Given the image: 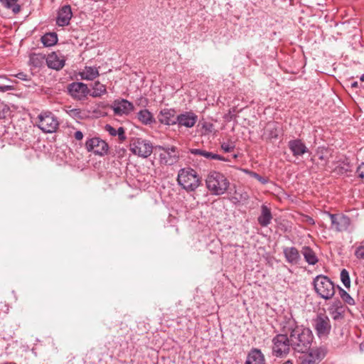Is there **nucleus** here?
I'll use <instances>...</instances> for the list:
<instances>
[{
  "instance_id": "nucleus-1",
  "label": "nucleus",
  "mask_w": 364,
  "mask_h": 364,
  "mask_svg": "<svg viewBox=\"0 0 364 364\" xmlns=\"http://www.w3.org/2000/svg\"><path fill=\"white\" fill-rule=\"evenodd\" d=\"M281 331L289 333L291 348L299 353H305L311 348L313 341L311 331L298 325L291 313L284 314L280 320Z\"/></svg>"
},
{
  "instance_id": "nucleus-2",
  "label": "nucleus",
  "mask_w": 364,
  "mask_h": 364,
  "mask_svg": "<svg viewBox=\"0 0 364 364\" xmlns=\"http://www.w3.org/2000/svg\"><path fill=\"white\" fill-rule=\"evenodd\" d=\"M206 187L213 195L220 196L228 189L230 182L226 176L216 171H211L205 179Z\"/></svg>"
},
{
  "instance_id": "nucleus-3",
  "label": "nucleus",
  "mask_w": 364,
  "mask_h": 364,
  "mask_svg": "<svg viewBox=\"0 0 364 364\" xmlns=\"http://www.w3.org/2000/svg\"><path fill=\"white\" fill-rule=\"evenodd\" d=\"M177 182L187 192H193L199 187L200 178L194 169L183 168L178 171Z\"/></svg>"
},
{
  "instance_id": "nucleus-4",
  "label": "nucleus",
  "mask_w": 364,
  "mask_h": 364,
  "mask_svg": "<svg viewBox=\"0 0 364 364\" xmlns=\"http://www.w3.org/2000/svg\"><path fill=\"white\" fill-rule=\"evenodd\" d=\"M156 149L159 151V161L162 166H173L181 158L180 150L174 146H156Z\"/></svg>"
},
{
  "instance_id": "nucleus-5",
  "label": "nucleus",
  "mask_w": 364,
  "mask_h": 364,
  "mask_svg": "<svg viewBox=\"0 0 364 364\" xmlns=\"http://www.w3.org/2000/svg\"><path fill=\"white\" fill-rule=\"evenodd\" d=\"M314 287L318 295L326 300L331 299L335 294V285L326 276H316L314 279Z\"/></svg>"
},
{
  "instance_id": "nucleus-6",
  "label": "nucleus",
  "mask_w": 364,
  "mask_h": 364,
  "mask_svg": "<svg viewBox=\"0 0 364 364\" xmlns=\"http://www.w3.org/2000/svg\"><path fill=\"white\" fill-rule=\"evenodd\" d=\"M36 124L45 133H53L59 127L58 118L49 111L41 112L36 118Z\"/></svg>"
},
{
  "instance_id": "nucleus-7",
  "label": "nucleus",
  "mask_w": 364,
  "mask_h": 364,
  "mask_svg": "<svg viewBox=\"0 0 364 364\" xmlns=\"http://www.w3.org/2000/svg\"><path fill=\"white\" fill-rule=\"evenodd\" d=\"M272 353L277 357H282L289 353L291 344L289 333H283L277 335L272 339Z\"/></svg>"
},
{
  "instance_id": "nucleus-8",
  "label": "nucleus",
  "mask_w": 364,
  "mask_h": 364,
  "mask_svg": "<svg viewBox=\"0 0 364 364\" xmlns=\"http://www.w3.org/2000/svg\"><path fill=\"white\" fill-rule=\"evenodd\" d=\"M129 149L133 154L139 157L147 158L153 151V146L149 140L134 138L130 142Z\"/></svg>"
},
{
  "instance_id": "nucleus-9",
  "label": "nucleus",
  "mask_w": 364,
  "mask_h": 364,
  "mask_svg": "<svg viewBox=\"0 0 364 364\" xmlns=\"http://www.w3.org/2000/svg\"><path fill=\"white\" fill-rule=\"evenodd\" d=\"M299 356V364H318L326 355V350L323 348H311Z\"/></svg>"
},
{
  "instance_id": "nucleus-10",
  "label": "nucleus",
  "mask_w": 364,
  "mask_h": 364,
  "mask_svg": "<svg viewBox=\"0 0 364 364\" xmlns=\"http://www.w3.org/2000/svg\"><path fill=\"white\" fill-rule=\"evenodd\" d=\"M110 108L115 116L123 117L129 115L134 109V106L127 100L117 99L113 101Z\"/></svg>"
},
{
  "instance_id": "nucleus-11",
  "label": "nucleus",
  "mask_w": 364,
  "mask_h": 364,
  "mask_svg": "<svg viewBox=\"0 0 364 364\" xmlns=\"http://www.w3.org/2000/svg\"><path fill=\"white\" fill-rule=\"evenodd\" d=\"M314 327L318 337L328 335L331 331V326L328 317L323 314H318L314 320Z\"/></svg>"
},
{
  "instance_id": "nucleus-12",
  "label": "nucleus",
  "mask_w": 364,
  "mask_h": 364,
  "mask_svg": "<svg viewBox=\"0 0 364 364\" xmlns=\"http://www.w3.org/2000/svg\"><path fill=\"white\" fill-rule=\"evenodd\" d=\"M68 90L71 97L77 100H84L90 95V89L87 85L80 82H72L68 85Z\"/></svg>"
},
{
  "instance_id": "nucleus-13",
  "label": "nucleus",
  "mask_w": 364,
  "mask_h": 364,
  "mask_svg": "<svg viewBox=\"0 0 364 364\" xmlns=\"http://www.w3.org/2000/svg\"><path fill=\"white\" fill-rule=\"evenodd\" d=\"M327 215L331 219V228L335 231L343 232L348 228L350 220L348 216L343 214L327 213Z\"/></svg>"
},
{
  "instance_id": "nucleus-14",
  "label": "nucleus",
  "mask_w": 364,
  "mask_h": 364,
  "mask_svg": "<svg viewBox=\"0 0 364 364\" xmlns=\"http://www.w3.org/2000/svg\"><path fill=\"white\" fill-rule=\"evenodd\" d=\"M85 146L88 151H92L94 154L100 156H103L108 151L107 144L98 137L87 140Z\"/></svg>"
},
{
  "instance_id": "nucleus-15",
  "label": "nucleus",
  "mask_w": 364,
  "mask_h": 364,
  "mask_svg": "<svg viewBox=\"0 0 364 364\" xmlns=\"http://www.w3.org/2000/svg\"><path fill=\"white\" fill-rule=\"evenodd\" d=\"M65 59L61 53L53 52L46 59L47 65L52 69L59 70L65 65Z\"/></svg>"
},
{
  "instance_id": "nucleus-16",
  "label": "nucleus",
  "mask_w": 364,
  "mask_h": 364,
  "mask_svg": "<svg viewBox=\"0 0 364 364\" xmlns=\"http://www.w3.org/2000/svg\"><path fill=\"white\" fill-rule=\"evenodd\" d=\"M198 120V116L192 112H186L176 116V124L187 128L193 127Z\"/></svg>"
},
{
  "instance_id": "nucleus-17",
  "label": "nucleus",
  "mask_w": 364,
  "mask_h": 364,
  "mask_svg": "<svg viewBox=\"0 0 364 364\" xmlns=\"http://www.w3.org/2000/svg\"><path fill=\"white\" fill-rule=\"evenodd\" d=\"M288 146L293 156L296 157L301 156L309 151L305 144L299 139L290 140Z\"/></svg>"
},
{
  "instance_id": "nucleus-18",
  "label": "nucleus",
  "mask_w": 364,
  "mask_h": 364,
  "mask_svg": "<svg viewBox=\"0 0 364 364\" xmlns=\"http://www.w3.org/2000/svg\"><path fill=\"white\" fill-rule=\"evenodd\" d=\"M73 13L71 8L69 5L63 6L58 14L57 24L59 26H64L68 25L72 18Z\"/></svg>"
},
{
  "instance_id": "nucleus-19",
  "label": "nucleus",
  "mask_w": 364,
  "mask_h": 364,
  "mask_svg": "<svg viewBox=\"0 0 364 364\" xmlns=\"http://www.w3.org/2000/svg\"><path fill=\"white\" fill-rule=\"evenodd\" d=\"M159 121L166 125H173L176 124L175 111L171 109H164L159 115Z\"/></svg>"
},
{
  "instance_id": "nucleus-20",
  "label": "nucleus",
  "mask_w": 364,
  "mask_h": 364,
  "mask_svg": "<svg viewBox=\"0 0 364 364\" xmlns=\"http://www.w3.org/2000/svg\"><path fill=\"white\" fill-rule=\"evenodd\" d=\"M283 253L286 261L291 264H298L301 259L299 250L294 247H284Z\"/></svg>"
},
{
  "instance_id": "nucleus-21",
  "label": "nucleus",
  "mask_w": 364,
  "mask_h": 364,
  "mask_svg": "<svg viewBox=\"0 0 364 364\" xmlns=\"http://www.w3.org/2000/svg\"><path fill=\"white\" fill-rule=\"evenodd\" d=\"M245 364H265V358L262 351L252 348L247 355Z\"/></svg>"
},
{
  "instance_id": "nucleus-22",
  "label": "nucleus",
  "mask_w": 364,
  "mask_h": 364,
  "mask_svg": "<svg viewBox=\"0 0 364 364\" xmlns=\"http://www.w3.org/2000/svg\"><path fill=\"white\" fill-rule=\"evenodd\" d=\"M332 171L336 175H343L348 171H351V166L348 159H340L334 164Z\"/></svg>"
},
{
  "instance_id": "nucleus-23",
  "label": "nucleus",
  "mask_w": 364,
  "mask_h": 364,
  "mask_svg": "<svg viewBox=\"0 0 364 364\" xmlns=\"http://www.w3.org/2000/svg\"><path fill=\"white\" fill-rule=\"evenodd\" d=\"M191 154L193 155H199L202 156L208 159H212V160H219V161H228L227 159L225 157L214 154L213 152L207 151L205 150L200 149H191L190 150Z\"/></svg>"
},
{
  "instance_id": "nucleus-24",
  "label": "nucleus",
  "mask_w": 364,
  "mask_h": 364,
  "mask_svg": "<svg viewBox=\"0 0 364 364\" xmlns=\"http://www.w3.org/2000/svg\"><path fill=\"white\" fill-rule=\"evenodd\" d=\"M82 80H93L100 75L97 68L92 66H85V68L79 73Z\"/></svg>"
},
{
  "instance_id": "nucleus-25",
  "label": "nucleus",
  "mask_w": 364,
  "mask_h": 364,
  "mask_svg": "<svg viewBox=\"0 0 364 364\" xmlns=\"http://www.w3.org/2000/svg\"><path fill=\"white\" fill-rule=\"evenodd\" d=\"M301 254L305 261L310 265L316 264L318 259L314 251L309 246H304L301 249Z\"/></svg>"
},
{
  "instance_id": "nucleus-26",
  "label": "nucleus",
  "mask_w": 364,
  "mask_h": 364,
  "mask_svg": "<svg viewBox=\"0 0 364 364\" xmlns=\"http://www.w3.org/2000/svg\"><path fill=\"white\" fill-rule=\"evenodd\" d=\"M272 215L269 208L265 205L262 206L261 215L258 217V223L262 227H267L270 224Z\"/></svg>"
},
{
  "instance_id": "nucleus-27",
  "label": "nucleus",
  "mask_w": 364,
  "mask_h": 364,
  "mask_svg": "<svg viewBox=\"0 0 364 364\" xmlns=\"http://www.w3.org/2000/svg\"><path fill=\"white\" fill-rule=\"evenodd\" d=\"M328 312L334 320H341L343 318V307L340 301L335 303L328 308Z\"/></svg>"
},
{
  "instance_id": "nucleus-28",
  "label": "nucleus",
  "mask_w": 364,
  "mask_h": 364,
  "mask_svg": "<svg viewBox=\"0 0 364 364\" xmlns=\"http://www.w3.org/2000/svg\"><path fill=\"white\" fill-rule=\"evenodd\" d=\"M92 92H90V95L92 97H100L107 93L106 86L102 84L100 81H95L92 85Z\"/></svg>"
},
{
  "instance_id": "nucleus-29",
  "label": "nucleus",
  "mask_w": 364,
  "mask_h": 364,
  "mask_svg": "<svg viewBox=\"0 0 364 364\" xmlns=\"http://www.w3.org/2000/svg\"><path fill=\"white\" fill-rule=\"evenodd\" d=\"M105 131H107L111 136H117L119 141H124L126 139V135L124 129L122 127H119L117 129H114L109 124H106L105 127Z\"/></svg>"
},
{
  "instance_id": "nucleus-30",
  "label": "nucleus",
  "mask_w": 364,
  "mask_h": 364,
  "mask_svg": "<svg viewBox=\"0 0 364 364\" xmlns=\"http://www.w3.org/2000/svg\"><path fill=\"white\" fill-rule=\"evenodd\" d=\"M46 55L41 53H32L30 55L29 63L36 68L41 67L46 61Z\"/></svg>"
},
{
  "instance_id": "nucleus-31",
  "label": "nucleus",
  "mask_w": 364,
  "mask_h": 364,
  "mask_svg": "<svg viewBox=\"0 0 364 364\" xmlns=\"http://www.w3.org/2000/svg\"><path fill=\"white\" fill-rule=\"evenodd\" d=\"M41 42L46 47L53 46L58 42V36L55 33H47L41 37Z\"/></svg>"
},
{
  "instance_id": "nucleus-32",
  "label": "nucleus",
  "mask_w": 364,
  "mask_h": 364,
  "mask_svg": "<svg viewBox=\"0 0 364 364\" xmlns=\"http://www.w3.org/2000/svg\"><path fill=\"white\" fill-rule=\"evenodd\" d=\"M139 120L144 124H150L154 121V119L151 114V113L147 109H142L139 111L137 114Z\"/></svg>"
},
{
  "instance_id": "nucleus-33",
  "label": "nucleus",
  "mask_w": 364,
  "mask_h": 364,
  "mask_svg": "<svg viewBox=\"0 0 364 364\" xmlns=\"http://www.w3.org/2000/svg\"><path fill=\"white\" fill-rule=\"evenodd\" d=\"M18 0H0L1 4L6 9H11L14 14H18L21 7L17 4Z\"/></svg>"
},
{
  "instance_id": "nucleus-34",
  "label": "nucleus",
  "mask_w": 364,
  "mask_h": 364,
  "mask_svg": "<svg viewBox=\"0 0 364 364\" xmlns=\"http://www.w3.org/2000/svg\"><path fill=\"white\" fill-rule=\"evenodd\" d=\"M317 155L321 161H324L326 165L328 162V158L331 156L330 151L328 149L319 147L317 150Z\"/></svg>"
},
{
  "instance_id": "nucleus-35",
  "label": "nucleus",
  "mask_w": 364,
  "mask_h": 364,
  "mask_svg": "<svg viewBox=\"0 0 364 364\" xmlns=\"http://www.w3.org/2000/svg\"><path fill=\"white\" fill-rule=\"evenodd\" d=\"M339 293L343 301L349 305H353L355 304L354 299L345 290L339 288Z\"/></svg>"
},
{
  "instance_id": "nucleus-36",
  "label": "nucleus",
  "mask_w": 364,
  "mask_h": 364,
  "mask_svg": "<svg viewBox=\"0 0 364 364\" xmlns=\"http://www.w3.org/2000/svg\"><path fill=\"white\" fill-rule=\"evenodd\" d=\"M66 113L73 118H80L81 110L78 108H73L72 107H66L65 109Z\"/></svg>"
},
{
  "instance_id": "nucleus-37",
  "label": "nucleus",
  "mask_w": 364,
  "mask_h": 364,
  "mask_svg": "<svg viewBox=\"0 0 364 364\" xmlns=\"http://www.w3.org/2000/svg\"><path fill=\"white\" fill-rule=\"evenodd\" d=\"M341 279L346 287H350V280L349 274L348 272L345 269H343L341 272Z\"/></svg>"
},
{
  "instance_id": "nucleus-38",
  "label": "nucleus",
  "mask_w": 364,
  "mask_h": 364,
  "mask_svg": "<svg viewBox=\"0 0 364 364\" xmlns=\"http://www.w3.org/2000/svg\"><path fill=\"white\" fill-rule=\"evenodd\" d=\"M221 148L225 152H231L235 149V143L233 141L223 142Z\"/></svg>"
},
{
  "instance_id": "nucleus-39",
  "label": "nucleus",
  "mask_w": 364,
  "mask_h": 364,
  "mask_svg": "<svg viewBox=\"0 0 364 364\" xmlns=\"http://www.w3.org/2000/svg\"><path fill=\"white\" fill-rule=\"evenodd\" d=\"M9 112V107L3 102H0V119H4Z\"/></svg>"
},
{
  "instance_id": "nucleus-40",
  "label": "nucleus",
  "mask_w": 364,
  "mask_h": 364,
  "mask_svg": "<svg viewBox=\"0 0 364 364\" xmlns=\"http://www.w3.org/2000/svg\"><path fill=\"white\" fill-rule=\"evenodd\" d=\"M355 256L360 259H364V245L359 246L355 252Z\"/></svg>"
},
{
  "instance_id": "nucleus-41",
  "label": "nucleus",
  "mask_w": 364,
  "mask_h": 364,
  "mask_svg": "<svg viewBox=\"0 0 364 364\" xmlns=\"http://www.w3.org/2000/svg\"><path fill=\"white\" fill-rule=\"evenodd\" d=\"M356 173L358 178H360L364 182V163H362L357 168Z\"/></svg>"
},
{
  "instance_id": "nucleus-42",
  "label": "nucleus",
  "mask_w": 364,
  "mask_h": 364,
  "mask_svg": "<svg viewBox=\"0 0 364 364\" xmlns=\"http://www.w3.org/2000/svg\"><path fill=\"white\" fill-rule=\"evenodd\" d=\"M252 176L255 178L257 180H258L259 182H261L262 184H265L266 183H267V180L265 178H263L257 173H252Z\"/></svg>"
},
{
  "instance_id": "nucleus-43",
  "label": "nucleus",
  "mask_w": 364,
  "mask_h": 364,
  "mask_svg": "<svg viewBox=\"0 0 364 364\" xmlns=\"http://www.w3.org/2000/svg\"><path fill=\"white\" fill-rule=\"evenodd\" d=\"M13 90V86L1 85H0V92H7Z\"/></svg>"
},
{
  "instance_id": "nucleus-44",
  "label": "nucleus",
  "mask_w": 364,
  "mask_h": 364,
  "mask_svg": "<svg viewBox=\"0 0 364 364\" xmlns=\"http://www.w3.org/2000/svg\"><path fill=\"white\" fill-rule=\"evenodd\" d=\"M74 136L77 140H81L83 138V134L80 131H77L75 132Z\"/></svg>"
},
{
  "instance_id": "nucleus-45",
  "label": "nucleus",
  "mask_w": 364,
  "mask_h": 364,
  "mask_svg": "<svg viewBox=\"0 0 364 364\" xmlns=\"http://www.w3.org/2000/svg\"><path fill=\"white\" fill-rule=\"evenodd\" d=\"M16 77L18 79H21V80H28L27 75L26 74H24L23 73H19L18 74H17Z\"/></svg>"
},
{
  "instance_id": "nucleus-46",
  "label": "nucleus",
  "mask_w": 364,
  "mask_h": 364,
  "mask_svg": "<svg viewBox=\"0 0 364 364\" xmlns=\"http://www.w3.org/2000/svg\"><path fill=\"white\" fill-rule=\"evenodd\" d=\"M306 222L309 223V224H311V225H313L314 224V220L311 217H306Z\"/></svg>"
},
{
  "instance_id": "nucleus-47",
  "label": "nucleus",
  "mask_w": 364,
  "mask_h": 364,
  "mask_svg": "<svg viewBox=\"0 0 364 364\" xmlns=\"http://www.w3.org/2000/svg\"><path fill=\"white\" fill-rule=\"evenodd\" d=\"M277 136H278L277 133L276 132H273V131H272L269 134V137H271V138H277Z\"/></svg>"
},
{
  "instance_id": "nucleus-48",
  "label": "nucleus",
  "mask_w": 364,
  "mask_h": 364,
  "mask_svg": "<svg viewBox=\"0 0 364 364\" xmlns=\"http://www.w3.org/2000/svg\"><path fill=\"white\" fill-rule=\"evenodd\" d=\"M283 364H293V362L291 360H288L286 362H284Z\"/></svg>"
},
{
  "instance_id": "nucleus-49",
  "label": "nucleus",
  "mask_w": 364,
  "mask_h": 364,
  "mask_svg": "<svg viewBox=\"0 0 364 364\" xmlns=\"http://www.w3.org/2000/svg\"><path fill=\"white\" fill-rule=\"evenodd\" d=\"M351 85H352L353 87H356L358 86V82H354L352 83Z\"/></svg>"
},
{
  "instance_id": "nucleus-50",
  "label": "nucleus",
  "mask_w": 364,
  "mask_h": 364,
  "mask_svg": "<svg viewBox=\"0 0 364 364\" xmlns=\"http://www.w3.org/2000/svg\"><path fill=\"white\" fill-rule=\"evenodd\" d=\"M0 79L4 80H9L6 77H1V76H0Z\"/></svg>"
},
{
  "instance_id": "nucleus-51",
  "label": "nucleus",
  "mask_w": 364,
  "mask_h": 364,
  "mask_svg": "<svg viewBox=\"0 0 364 364\" xmlns=\"http://www.w3.org/2000/svg\"><path fill=\"white\" fill-rule=\"evenodd\" d=\"M360 80H361V81H364V75H363L360 77Z\"/></svg>"
}]
</instances>
